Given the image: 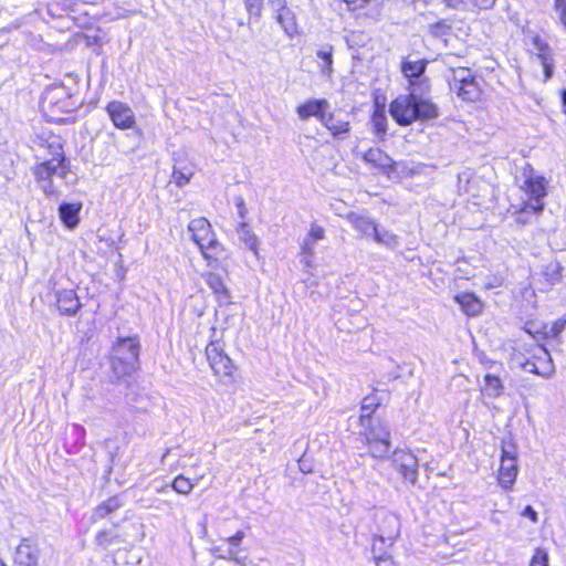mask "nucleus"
<instances>
[{
  "instance_id": "37998d69",
  "label": "nucleus",
  "mask_w": 566,
  "mask_h": 566,
  "mask_svg": "<svg viewBox=\"0 0 566 566\" xmlns=\"http://www.w3.org/2000/svg\"><path fill=\"white\" fill-rule=\"evenodd\" d=\"M541 63H542V66L544 70V76H545V82H546L553 76V71H554L553 56L545 57L544 60L541 61Z\"/></svg>"
},
{
  "instance_id": "cd10ccee",
  "label": "nucleus",
  "mask_w": 566,
  "mask_h": 566,
  "mask_svg": "<svg viewBox=\"0 0 566 566\" xmlns=\"http://www.w3.org/2000/svg\"><path fill=\"white\" fill-rule=\"evenodd\" d=\"M203 478V475H200L196 478L195 480H190L189 478H186L182 474H179L176 476L171 482V489L181 495H188L193 490L195 485Z\"/></svg>"
},
{
  "instance_id": "473e14b6",
  "label": "nucleus",
  "mask_w": 566,
  "mask_h": 566,
  "mask_svg": "<svg viewBox=\"0 0 566 566\" xmlns=\"http://www.w3.org/2000/svg\"><path fill=\"white\" fill-rule=\"evenodd\" d=\"M531 43L533 45L532 51L542 61L545 57L552 56V50L548 43L538 34L534 33L531 36Z\"/></svg>"
},
{
  "instance_id": "58836bf2",
  "label": "nucleus",
  "mask_w": 566,
  "mask_h": 566,
  "mask_svg": "<svg viewBox=\"0 0 566 566\" xmlns=\"http://www.w3.org/2000/svg\"><path fill=\"white\" fill-rule=\"evenodd\" d=\"M546 328L547 325L544 323L526 322L524 325V331L534 337L537 335L544 336V332Z\"/></svg>"
},
{
  "instance_id": "9b49d317",
  "label": "nucleus",
  "mask_w": 566,
  "mask_h": 566,
  "mask_svg": "<svg viewBox=\"0 0 566 566\" xmlns=\"http://www.w3.org/2000/svg\"><path fill=\"white\" fill-rule=\"evenodd\" d=\"M517 476V463L515 449L513 446L502 448L501 467L499 470V482L500 484L509 489L514 483Z\"/></svg>"
},
{
  "instance_id": "ea45409f",
  "label": "nucleus",
  "mask_w": 566,
  "mask_h": 566,
  "mask_svg": "<svg viewBox=\"0 0 566 566\" xmlns=\"http://www.w3.org/2000/svg\"><path fill=\"white\" fill-rule=\"evenodd\" d=\"M369 398H365L364 403L361 406V415H360V422L361 426H365V421L369 420L371 417V413L375 411L378 403L368 402Z\"/></svg>"
},
{
  "instance_id": "b1692460",
  "label": "nucleus",
  "mask_w": 566,
  "mask_h": 566,
  "mask_svg": "<svg viewBox=\"0 0 566 566\" xmlns=\"http://www.w3.org/2000/svg\"><path fill=\"white\" fill-rule=\"evenodd\" d=\"M455 301L468 315L475 316L482 311L481 301L471 293L459 294L455 296Z\"/></svg>"
},
{
  "instance_id": "6e6552de",
  "label": "nucleus",
  "mask_w": 566,
  "mask_h": 566,
  "mask_svg": "<svg viewBox=\"0 0 566 566\" xmlns=\"http://www.w3.org/2000/svg\"><path fill=\"white\" fill-rule=\"evenodd\" d=\"M206 357L209 365L217 376L231 377L233 373V364L219 342H211L206 347Z\"/></svg>"
},
{
  "instance_id": "603ef678",
  "label": "nucleus",
  "mask_w": 566,
  "mask_h": 566,
  "mask_svg": "<svg viewBox=\"0 0 566 566\" xmlns=\"http://www.w3.org/2000/svg\"><path fill=\"white\" fill-rule=\"evenodd\" d=\"M522 515L525 516V517H528L532 522H536L537 521V513L535 512V510L527 505L523 512H522Z\"/></svg>"
},
{
  "instance_id": "f3484780",
  "label": "nucleus",
  "mask_w": 566,
  "mask_h": 566,
  "mask_svg": "<svg viewBox=\"0 0 566 566\" xmlns=\"http://www.w3.org/2000/svg\"><path fill=\"white\" fill-rule=\"evenodd\" d=\"M533 358L536 359L537 367L535 369H528V373L538 375L543 378H551L555 373V366L551 354L544 346H538Z\"/></svg>"
},
{
  "instance_id": "a211bd4d",
  "label": "nucleus",
  "mask_w": 566,
  "mask_h": 566,
  "mask_svg": "<svg viewBox=\"0 0 566 566\" xmlns=\"http://www.w3.org/2000/svg\"><path fill=\"white\" fill-rule=\"evenodd\" d=\"M328 107L329 104L326 99H311L300 105L296 113L301 119H307L314 116L322 123V117L326 116Z\"/></svg>"
},
{
  "instance_id": "3c124183",
  "label": "nucleus",
  "mask_w": 566,
  "mask_h": 566,
  "mask_svg": "<svg viewBox=\"0 0 566 566\" xmlns=\"http://www.w3.org/2000/svg\"><path fill=\"white\" fill-rule=\"evenodd\" d=\"M243 537H244V533L242 531H238L233 536L228 538V543L231 546H238L241 543V541L243 539Z\"/></svg>"
},
{
  "instance_id": "e433bc0d",
  "label": "nucleus",
  "mask_w": 566,
  "mask_h": 566,
  "mask_svg": "<svg viewBox=\"0 0 566 566\" xmlns=\"http://www.w3.org/2000/svg\"><path fill=\"white\" fill-rule=\"evenodd\" d=\"M566 327V313L553 322V324L545 329L544 337L545 338H557L564 332Z\"/></svg>"
},
{
  "instance_id": "72a5a7b5",
  "label": "nucleus",
  "mask_w": 566,
  "mask_h": 566,
  "mask_svg": "<svg viewBox=\"0 0 566 566\" xmlns=\"http://www.w3.org/2000/svg\"><path fill=\"white\" fill-rule=\"evenodd\" d=\"M396 541L386 539L384 535L374 534L373 544H371V553L374 558L377 555H388L387 549L390 548Z\"/></svg>"
},
{
  "instance_id": "5fc2aeb1",
  "label": "nucleus",
  "mask_w": 566,
  "mask_h": 566,
  "mask_svg": "<svg viewBox=\"0 0 566 566\" xmlns=\"http://www.w3.org/2000/svg\"><path fill=\"white\" fill-rule=\"evenodd\" d=\"M370 0H345L346 3L349 6H353L354 9L361 8L365 3L369 2Z\"/></svg>"
},
{
  "instance_id": "052dcab7",
  "label": "nucleus",
  "mask_w": 566,
  "mask_h": 566,
  "mask_svg": "<svg viewBox=\"0 0 566 566\" xmlns=\"http://www.w3.org/2000/svg\"><path fill=\"white\" fill-rule=\"evenodd\" d=\"M0 566H4V565H0Z\"/></svg>"
},
{
  "instance_id": "1a4fd4ad",
  "label": "nucleus",
  "mask_w": 566,
  "mask_h": 566,
  "mask_svg": "<svg viewBox=\"0 0 566 566\" xmlns=\"http://www.w3.org/2000/svg\"><path fill=\"white\" fill-rule=\"evenodd\" d=\"M376 524L375 534L384 535L386 539L396 541L400 535L401 523L397 514L378 510L374 516Z\"/></svg>"
},
{
  "instance_id": "423d86ee",
  "label": "nucleus",
  "mask_w": 566,
  "mask_h": 566,
  "mask_svg": "<svg viewBox=\"0 0 566 566\" xmlns=\"http://www.w3.org/2000/svg\"><path fill=\"white\" fill-rule=\"evenodd\" d=\"M369 454L376 459H385L390 451V431L388 427L378 422L364 432Z\"/></svg>"
},
{
  "instance_id": "412c9836",
  "label": "nucleus",
  "mask_w": 566,
  "mask_h": 566,
  "mask_svg": "<svg viewBox=\"0 0 566 566\" xmlns=\"http://www.w3.org/2000/svg\"><path fill=\"white\" fill-rule=\"evenodd\" d=\"M315 54L317 57V65L319 67L321 74L324 77L331 78L334 73V69H333L334 48H333V45L328 44V43L322 44L317 48Z\"/></svg>"
},
{
  "instance_id": "4d7b16f0",
  "label": "nucleus",
  "mask_w": 566,
  "mask_h": 566,
  "mask_svg": "<svg viewBox=\"0 0 566 566\" xmlns=\"http://www.w3.org/2000/svg\"><path fill=\"white\" fill-rule=\"evenodd\" d=\"M238 208H239L240 217L244 218V216H245V207H244V202H243L242 199H240V202L238 203Z\"/></svg>"
},
{
  "instance_id": "6ab92c4d",
  "label": "nucleus",
  "mask_w": 566,
  "mask_h": 566,
  "mask_svg": "<svg viewBox=\"0 0 566 566\" xmlns=\"http://www.w3.org/2000/svg\"><path fill=\"white\" fill-rule=\"evenodd\" d=\"M56 302L59 311L64 315H74L82 306L73 289L57 292Z\"/></svg>"
},
{
  "instance_id": "f257e3e1",
  "label": "nucleus",
  "mask_w": 566,
  "mask_h": 566,
  "mask_svg": "<svg viewBox=\"0 0 566 566\" xmlns=\"http://www.w3.org/2000/svg\"><path fill=\"white\" fill-rule=\"evenodd\" d=\"M429 90L417 88L411 81L408 95L398 96L390 104V114L399 125H409L416 119H432L438 116L437 106L427 97Z\"/></svg>"
},
{
  "instance_id": "bb28decb",
  "label": "nucleus",
  "mask_w": 566,
  "mask_h": 566,
  "mask_svg": "<svg viewBox=\"0 0 566 566\" xmlns=\"http://www.w3.org/2000/svg\"><path fill=\"white\" fill-rule=\"evenodd\" d=\"M349 222L353 227L361 232L363 235L373 237L376 231V223L368 217L360 214H350L348 216Z\"/></svg>"
},
{
  "instance_id": "09e8293b",
  "label": "nucleus",
  "mask_w": 566,
  "mask_h": 566,
  "mask_svg": "<svg viewBox=\"0 0 566 566\" xmlns=\"http://www.w3.org/2000/svg\"><path fill=\"white\" fill-rule=\"evenodd\" d=\"M374 559L376 566H398L390 555H377Z\"/></svg>"
},
{
  "instance_id": "a19ab883",
  "label": "nucleus",
  "mask_w": 566,
  "mask_h": 566,
  "mask_svg": "<svg viewBox=\"0 0 566 566\" xmlns=\"http://www.w3.org/2000/svg\"><path fill=\"white\" fill-rule=\"evenodd\" d=\"M472 0H443L444 4L454 10H471L472 8Z\"/></svg>"
},
{
  "instance_id": "f704fd0d",
  "label": "nucleus",
  "mask_w": 566,
  "mask_h": 566,
  "mask_svg": "<svg viewBox=\"0 0 566 566\" xmlns=\"http://www.w3.org/2000/svg\"><path fill=\"white\" fill-rule=\"evenodd\" d=\"M373 238L377 243L384 244L389 249H395L399 244L397 235L388 230H379L376 228Z\"/></svg>"
},
{
  "instance_id": "4be33fe9",
  "label": "nucleus",
  "mask_w": 566,
  "mask_h": 566,
  "mask_svg": "<svg viewBox=\"0 0 566 566\" xmlns=\"http://www.w3.org/2000/svg\"><path fill=\"white\" fill-rule=\"evenodd\" d=\"M82 209L81 203H62L59 208V216L62 222L70 229L75 228L78 222V213Z\"/></svg>"
},
{
  "instance_id": "de8ad7c7",
  "label": "nucleus",
  "mask_w": 566,
  "mask_h": 566,
  "mask_svg": "<svg viewBox=\"0 0 566 566\" xmlns=\"http://www.w3.org/2000/svg\"><path fill=\"white\" fill-rule=\"evenodd\" d=\"M96 543L101 546H108L112 543V534L108 531H99L96 534Z\"/></svg>"
},
{
  "instance_id": "864d4df0",
  "label": "nucleus",
  "mask_w": 566,
  "mask_h": 566,
  "mask_svg": "<svg viewBox=\"0 0 566 566\" xmlns=\"http://www.w3.org/2000/svg\"><path fill=\"white\" fill-rule=\"evenodd\" d=\"M268 3L276 12L287 7L285 0H269Z\"/></svg>"
},
{
  "instance_id": "13d9d810",
  "label": "nucleus",
  "mask_w": 566,
  "mask_h": 566,
  "mask_svg": "<svg viewBox=\"0 0 566 566\" xmlns=\"http://www.w3.org/2000/svg\"><path fill=\"white\" fill-rule=\"evenodd\" d=\"M562 101L565 106V113H566V90H563V92H562Z\"/></svg>"
},
{
  "instance_id": "c85d7f7f",
  "label": "nucleus",
  "mask_w": 566,
  "mask_h": 566,
  "mask_svg": "<svg viewBox=\"0 0 566 566\" xmlns=\"http://www.w3.org/2000/svg\"><path fill=\"white\" fill-rule=\"evenodd\" d=\"M322 124L334 135L340 136L348 133L349 123L346 120L336 119L333 114H326L322 117Z\"/></svg>"
},
{
  "instance_id": "6e6d98bb",
  "label": "nucleus",
  "mask_w": 566,
  "mask_h": 566,
  "mask_svg": "<svg viewBox=\"0 0 566 566\" xmlns=\"http://www.w3.org/2000/svg\"><path fill=\"white\" fill-rule=\"evenodd\" d=\"M521 365H522V367H523L526 371H528V369H535V368H538V367H537V363H536L535 360H528V359H527L525 363H522Z\"/></svg>"
},
{
  "instance_id": "f8f14e48",
  "label": "nucleus",
  "mask_w": 566,
  "mask_h": 566,
  "mask_svg": "<svg viewBox=\"0 0 566 566\" xmlns=\"http://www.w3.org/2000/svg\"><path fill=\"white\" fill-rule=\"evenodd\" d=\"M325 230L323 227L317 224H312L308 233L303 239L301 244V263L305 268H312L314 264V254L316 250V244L318 241L324 240Z\"/></svg>"
},
{
  "instance_id": "9d476101",
  "label": "nucleus",
  "mask_w": 566,
  "mask_h": 566,
  "mask_svg": "<svg viewBox=\"0 0 566 566\" xmlns=\"http://www.w3.org/2000/svg\"><path fill=\"white\" fill-rule=\"evenodd\" d=\"M106 112L114 126L118 129H130L136 124L133 109L123 102H109L106 106Z\"/></svg>"
},
{
  "instance_id": "c756f323",
  "label": "nucleus",
  "mask_w": 566,
  "mask_h": 566,
  "mask_svg": "<svg viewBox=\"0 0 566 566\" xmlns=\"http://www.w3.org/2000/svg\"><path fill=\"white\" fill-rule=\"evenodd\" d=\"M63 94L61 88H52L46 91L42 96V107L44 109L53 111L54 107L64 111L66 108L67 102L60 103L57 99Z\"/></svg>"
},
{
  "instance_id": "dca6fc26",
  "label": "nucleus",
  "mask_w": 566,
  "mask_h": 566,
  "mask_svg": "<svg viewBox=\"0 0 566 566\" xmlns=\"http://www.w3.org/2000/svg\"><path fill=\"white\" fill-rule=\"evenodd\" d=\"M363 158L367 164L371 165L374 168L378 169L379 171L388 176L395 171L394 160L380 148L368 149L364 154Z\"/></svg>"
},
{
  "instance_id": "bf43d9fd",
  "label": "nucleus",
  "mask_w": 566,
  "mask_h": 566,
  "mask_svg": "<svg viewBox=\"0 0 566 566\" xmlns=\"http://www.w3.org/2000/svg\"><path fill=\"white\" fill-rule=\"evenodd\" d=\"M164 491H165V488H163V489L158 490V493H161V492H164Z\"/></svg>"
},
{
  "instance_id": "a878e982",
  "label": "nucleus",
  "mask_w": 566,
  "mask_h": 566,
  "mask_svg": "<svg viewBox=\"0 0 566 566\" xmlns=\"http://www.w3.org/2000/svg\"><path fill=\"white\" fill-rule=\"evenodd\" d=\"M276 21L289 36L297 33V24L294 13L286 7L276 12Z\"/></svg>"
},
{
  "instance_id": "2f4dec72",
  "label": "nucleus",
  "mask_w": 566,
  "mask_h": 566,
  "mask_svg": "<svg viewBox=\"0 0 566 566\" xmlns=\"http://www.w3.org/2000/svg\"><path fill=\"white\" fill-rule=\"evenodd\" d=\"M193 174L195 168L192 165L179 166L176 164L174 166L172 180L178 187L181 188L190 181Z\"/></svg>"
},
{
  "instance_id": "f03ea898",
  "label": "nucleus",
  "mask_w": 566,
  "mask_h": 566,
  "mask_svg": "<svg viewBox=\"0 0 566 566\" xmlns=\"http://www.w3.org/2000/svg\"><path fill=\"white\" fill-rule=\"evenodd\" d=\"M48 149L52 157L36 164L32 168V172L43 193L48 198L57 199L60 197V192L54 186L52 178L53 176H59L60 178L65 179L70 167L66 161L63 147L60 143L49 144Z\"/></svg>"
},
{
  "instance_id": "39448f33",
  "label": "nucleus",
  "mask_w": 566,
  "mask_h": 566,
  "mask_svg": "<svg viewBox=\"0 0 566 566\" xmlns=\"http://www.w3.org/2000/svg\"><path fill=\"white\" fill-rule=\"evenodd\" d=\"M450 90L467 102H475L481 96V87L473 72L468 67H451L447 75Z\"/></svg>"
},
{
  "instance_id": "aec40b11",
  "label": "nucleus",
  "mask_w": 566,
  "mask_h": 566,
  "mask_svg": "<svg viewBox=\"0 0 566 566\" xmlns=\"http://www.w3.org/2000/svg\"><path fill=\"white\" fill-rule=\"evenodd\" d=\"M203 277L208 286L212 290L220 305H227L231 303L230 291L223 283L220 275L212 272H208L207 274H205Z\"/></svg>"
},
{
  "instance_id": "8fccbe9b",
  "label": "nucleus",
  "mask_w": 566,
  "mask_h": 566,
  "mask_svg": "<svg viewBox=\"0 0 566 566\" xmlns=\"http://www.w3.org/2000/svg\"><path fill=\"white\" fill-rule=\"evenodd\" d=\"M471 2L473 9L489 10L493 8L496 0H472Z\"/></svg>"
},
{
  "instance_id": "c03bdc74",
  "label": "nucleus",
  "mask_w": 566,
  "mask_h": 566,
  "mask_svg": "<svg viewBox=\"0 0 566 566\" xmlns=\"http://www.w3.org/2000/svg\"><path fill=\"white\" fill-rule=\"evenodd\" d=\"M245 8L250 14L260 15L262 9V0H245Z\"/></svg>"
},
{
  "instance_id": "20e7f679",
  "label": "nucleus",
  "mask_w": 566,
  "mask_h": 566,
  "mask_svg": "<svg viewBox=\"0 0 566 566\" xmlns=\"http://www.w3.org/2000/svg\"><path fill=\"white\" fill-rule=\"evenodd\" d=\"M188 230L206 260L217 261L222 255L223 248L217 241L211 224L206 218L191 220Z\"/></svg>"
},
{
  "instance_id": "79ce46f5",
  "label": "nucleus",
  "mask_w": 566,
  "mask_h": 566,
  "mask_svg": "<svg viewBox=\"0 0 566 566\" xmlns=\"http://www.w3.org/2000/svg\"><path fill=\"white\" fill-rule=\"evenodd\" d=\"M530 566H548V556L544 549L537 548Z\"/></svg>"
},
{
  "instance_id": "393cba45",
  "label": "nucleus",
  "mask_w": 566,
  "mask_h": 566,
  "mask_svg": "<svg viewBox=\"0 0 566 566\" xmlns=\"http://www.w3.org/2000/svg\"><path fill=\"white\" fill-rule=\"evenodd\" d=\"M563 270L560 262L551 260L543 266L542 275L548 285H555L562 281Z\"/></svg>"
},
{
  "instance_id": "0eeeda50",
  "label": "nucleus",
  "mask_w": 566,
  "mask_h": 566,
  "mask_svg": "<svg viewBox=\"0 0 566 566\" xmlns=\"http://www.w3.org/2000/svg\"><path fill=\"white\" fill-rule=\"evenodd\" d=\"M392 467L400 473L403 481L415 484L418 480L419 461L407 450H395L391 457Z\"/></svg>"
},
{
  "instance_id": "c9c22d12",
  "label": "nucleus",
  "mask_w": 566,
  "mask_h": 566,
  "mask_svg": "<svg viewBox=\"0 0 566 566\" xmlns=\"http://www.w3.org/2000/svg\"><path fill=\"white\" fill-rule=\"evenodd\" d=\"M120 502L117 497H111L101 505H98L95 510V516L98 518H104L117 509L120 507Z\"/></svg>"
},
{
  "instance_id": "a18cd8bd",
  "label": "nucleus",
  "mask_w": 566,
  "mask_h": 566,
  "mask_svg": "<svg viewBox=\"0 0 566 566\" xmlns=\"http://www.w3.org/2000/svg\"><path fill=\"white\" fill-rule=\"evenodd\" d=\"M555 9L558 12L560 23L566 29V0H555Z\"/></svg>"
},
{
  "instance_id": "49530a36",
  "label": "nucleus",
  "mask_w": 566,
  "mask_h": 566,
  "mask_svg": "<svg viewBox=\"0 0 566 566\" xmlns=\"http://www.w3.org/2000/svg\"><path fill=\"white\" fill-rule=\"evenodd\" d=\"M449 29L450 25L444 20L430 25V30L434 35L444 34Z\"/></svg>"
},
{
  "instance_id": "4c0bfd02",
  "label": "nucleus",
  "mask_w": 566,
  "mask_h": 566,
  "mask_svg": "<svg viewBox=\"0 0 566 566\" xmlns=\"http://www.w3.org/2000/svg\"><path fill=\"white\" fill-rule=\"evenodd\" d=\"M371 122L377 135H384L387 129V118L384 111H376L373 114Z\"/></svg>"
},
{
  "instance_id": "ddd939ff",
  "label": "nucleus",
  "mask_w": 566,
  "mask_h": 566,
  "mask_svg": "<svg viewBox=\"0 0 566 566\" xmlns=\"http://www.w3.org/2000/svg\"><path fill=\"white\" fill-rule=\"evenodd\" d=\"M40 551L31 539H23L14 553V562L18 566H38Z\"/></svg>"
},
{
  "instance_id": "7ed1b4c3",
  "label": "nucleus",
  "mask_w": 566,
  "mask_h": 566,
  "mask_svg": "<svg viewBox=\"0 0 566 566\" xmlns=\"http://www.w3.org/2000/svg\"><path fill=\"white\" fill-rule=\"evenodd\" d=\"M139 354L137 336L118 337L112 347L111 365L114 374L120 378L135 373L139 368Z\"/></svg>"
},
{
  "instance_id": "7c9ffc66",
  "label": "nucleus",
  "mask_w": 566,
  "mask_h": 566,
  "mask_svg": "<svg viewBox=\"0 0 566 566\" xmlns=\"http://www.w3.org/2000/svg\"><path fill=\"white\" fill-rule=\"evenodd\" d=\"M482 391L489 397H500L503 392V384L500 377L488 374L484 377V385L482 387Z\"/></svg>"
},
{
  "instance_id": "4468645a",
  "label": "nucleus",
  "mask_w": 566,
  "mask_h": 566,
  "mask_svg": "<svg viewBox=\"0 0 566 566\" xmlns=\"http://www.w3.org/2000/svg\"><path fill=\"white\" fill-rule=\"evenodd\" d=\"M525 190L531 197L528 206L534 211H541L543 203L541 200L546 196V181L544 177H530L525 181Z\"/></svg>"
},
{
  "instance_id": "5701e85b",
  "label": "nucleus",
  "mask_w": 566,
  "mask_h": 566,
  "mask_svg": "<svg viewBox=\"0 0 566 566\" xmlns=\"http://www.w3.org/2000/svg\"><path fill=\"white\" fill-rule=\"evenodd\" d=\"M239 240L258 258L259 256V238L251 228L242 222L238 228Z\"/></svg>"
},
{
  "instance_id": "2eb2a0df",
  "label": "nucleus",
  "mask_w": 566,
  "mask_h": 566,
  "mask_svg": "<svg viewBox=\"0 0 566 566\" xmlns=\"http://www.w3.org/2000/svg\"><path fill=\"white\" fill-rule=\"evenodd\" d=\"M427 62L424 60L417 61H403L401 65V72L406 77L409 78V85L411 81L416 83L417 88L429 90V83L427 78H420L426 71Z\"/></svg>"
}]
</instances>
